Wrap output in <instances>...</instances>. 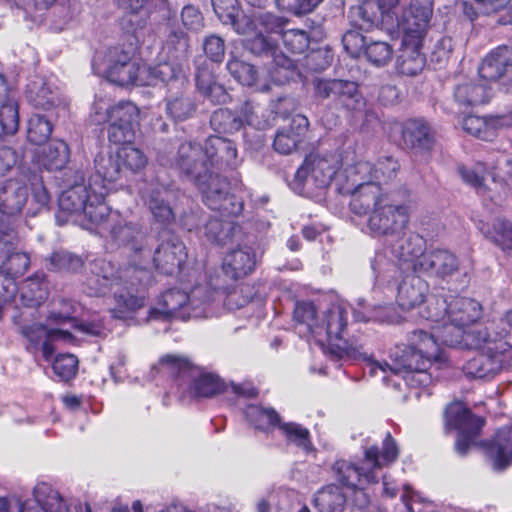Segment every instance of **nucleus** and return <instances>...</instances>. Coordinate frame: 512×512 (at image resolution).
<instances>
[{
  "label": "nucleus",
  "instance_id": "obj_38",
  "mask_svg": "<svg viewBox=\"0 0 512 512\" xmlns=\"http://www.w3.org/2000/svg\"><path fill=\"white\" fill-rule=\"evenodd\" d=\"M349 17L359 29L369 31L383 23L385 15L376 0H365L361 5L350 9Z\"/></svg>",
  "mask_w": 512,
  "mask_h": 512
},
{
  "label": "nucleus",
  "instance_id": "obj_50",
  "mask_svg": "<svg viewBox=\"0 0 512 512\" xmlns=\"http://www.w3.org/2000/svg\"><path fill=\"white\" fill-rule=\"evenodd\" d=\"M196 111V104L189 94L180 93L166 98V112L176 121L190 118Z\"/></svg>",
  "mask_w": 512,
  "mask_h": 512
},
{
  "label": "nucleus",
  "instance_id": "obj_40",
  "mask_svg": "<svg viewBox=\"0 0 512 512\" xmlns=\"http://www.w3.org/2000/svg\"><path fill=\"white\" fill-rule=\"evenodd\" d=\"M70 158L68 145L59 139L52 140L37 153V162L47 170H60L65 167Z\"/></svg>",
  "mask_w": 512,
  "mask_h": 512
},
{
  "label": "nucleus",
  "instance_id": "obj_60",
  "mask_svg": "<svg viewBox=\"0 0 512 512\" xmlns=\"http://www.w3.org/2000/svg\"><path fill=\"white\" fill-rule=\"evenodd\" d=\"M23 334L34 343H41L45 338L63 339L64 342L72 340V334L63 329H47L43 325H30L23 328Z\"/></svg>",
  "mask_w": 512,
  "mask_h": 512
},
{
  "label": "nucleus",
  "instance_id": "obj_31",
  "mask_svg": "<svg viewBox=\"0 0 512 512\" xmlns=\"http://www.w3.org/2000/svg\"><path fill=\"white\" fill-rule=\"evenodd\" d=\"M403 145L416 152H427L434 144L431 129L423 119H408L399 125Z\"/></svg>",
  "mask_w": 512,
  "mask_h": 512
},
{
  "label": "nucleus",
  "instance_id": "obj_9",
  "mask_svg": "<svg viewBox=\"0 0 512 512\" xmlns=\"http://www.w3.org/2000/svg\"><path fill=\"white\" fill-rule=\"evenodd\" d=\"M266 33L262 28L244 40V47L252 54L270 59L268 71L276 84H284L292 77L294 61L278 51V38Z\"/></svg>",
  "mask_w": 512,
  "mask_h": 512
},
{
  "label": "nucleus",
  "instance_id": "obj_39",
  "mask_svg": "<svg viewBox=\"0 0 512 512\" xmlns=\"http://www.w3.org/2000/svg\"><path fill=\"white\" fill-rule=\"evenodd\" d=\"M172 191L167 188H155L146 198V204L154 219L162 224H169L175 219V213L171 207Z\"/></svg>",
  "mask_w": 512,
  "mask_h": 512
},
{
  "label": "nucleus",
  "instance_id": "obj_12",
  "mask_svg": "<svg viewBox=\"0 0 512 512\" xmlns=\"http://www.w3.org/2000/svg\"><path fill=\"white\" fill-rule=\"evenodd\" d=\"M201 192L204 203L212 210L219 211L223 217L238 215L242 204L229 194V183L219 172L210 170L204 177L192 182Z\"/></svg>",
  "mask_w": 512,
  "mask_h": 512
},
{
  "label": "nucleus",
  "instance_id": "obj_24",
  "mask_svg": "<svg viewBox=\"0 0 512 512\" xmlns=\"http://www.w3.org/2000/svg\"><path fill=\"white\" fill-rule=\"evenodd\" d=\"M164 2L165 0H118L119 8L123 11L120 20L122 29L130 33L143 30L149 22L152 8Z\"/></svg>",
  "mask_w": 512,
  "mask_h": 512
},
{
  "label": "nucleus",
  "instance_id": "obj_19",
  "mask_svg": "<svg viewBox=\"0 0 512 512\" xmlns=\"http://www.w3.org/2000/svg\"><path fill=\"white\" fill-rule=\"evenodd\" d=\"M172 166L191 182L204 177L209 169L204 146L195 141L182 142L177 148Z\"/></svg>",
  "mask_w": 512,
  "mask_h": 512
},
{
  "label": "nucleus",
  "instance_id": "obj_36",
  "mask_svg": "<svg viewBox=\"0 0 512 512\" xmlns=\"http://www.w3.org/2000/svg\"><path fill=\"white\" fill-rule=\"evenodd\" d=\"M489 87L476 80H459L453 88V99L460 108H470L489 101Z\"/></svg>",
  "mask_w": 512,
  "mask_h": 512
},
{
  "label": "nucleus",
  "instance_id": "obj_3",
  "mask_svg": "<svg viewBox=\"0 0 512 512\" xmlns=\"http://www.w3.org/2000/svg\"><path fill=\"white\" fill-rule=\"evenodd\" d=\"M361 196L350 201V209L357 215L370 213L367 227L372 236L392 239L404 234L410 219L408 205L398 201L394 193L383 194L376 188Z\"/></svg>",
  "mask_w": 512,
  "mask_h": 512
},
{
  "label": "nucleus",
  "instance_id": "obj_54",
  "mask_svg": "<svg viewBox=\"0 0 512 512\" xmlns=\"http://www.w3.org/2000/svg\"><path fill=\"white\" fill-rule=\"evenodd\" d=\"M210 126L215 132L232 134L242 128V122L236 112L227 108H220L212 113Z\"/></svg>",
  "mask_w": 512,
  "mask_h": 512
},
{
  "label": "nucleus",
  "instance_id": "obj_37",
  "mask_svg": "<svg viewBox=\"0 0 512 512\" xmlns=\"http://www.w3.org/2000/svg\"><path fill=\"white\" fill-rule=\"evenodd\" d=\"M504 353L483 352L463 365L464 374L473 379H492L503 368Z\"/></svg>",
  "mask_w": 512,
  "mask_h": 512
},
{
  "label": "nucleus",
  "instance_id": "obj_28",
  "mask_svg": "<svg viewBox=\"0 0 512 512\" xmlns=\"http://www.w3.org/2000/svg\"><path fill=\"white\" fill-rule=\"evenodd\" d=\"M434 0H411L399 27L403 33L424 36L433 15Z\"/></svg>",
  "mask_w": 512,
  "mask_h": 512
},
{
  "label": "nucleus",
  "instance_id": "obj_14",
  "mask_svg": "<svg viewBox=\"0 0 512 512\" xmlns=\"http://www.w3.org/2000/svg\"><path fill=\"white\" fill-rule=\"evenodd\" d=\"M106 232L118 244L128 247L133 266L142 269L149 266V239L139 224L127 222L117 215Z\"/></svg>",
  "mask_w": 512,
  "mask_h": 512
},
{
  "label": "nucleus",
  "instance_id": "obj_35",
  "mask_svg": "<svg viewBox=\"0 0 512 512\" xmlns=\"http://www.w3.org/2000/svg\"><path fill=\"white\" fill-rule=\"evenodd\" d=\"M26 96L35 108L43 110H50L61 103L59 89L43 77H35L28 83Z\"/></svg>",
  "mask_w": 512,
  "mask_h": 512
},
{
  "label": "nucleus",
  "instance_id": "obj_58",
  "mask_svg": "<svg viewBox=\"0 0 512 512\" xmlns=\"http://www.w3.org/2000/svg\"><path fill=\"white\" fill-rule=\"evenodd\" d=\"M116 154L122 170L137 172L142 169L147 162L144 153L131 144L123 145Z\"/></svg>",
  "mask_w": 512,
  "mask_h": 512
},
{
  "label": "nucleus",
  "instance_id": "obj_7",
  "mask_svg": "<svg viewBox=\"0 0 512 512\" xmlns=\"http://www.w3.org/2000/svg\"><path fill=\"white\" fill-rule=\"evenodd\" d=\"M220 296L219 291L208 286H197L189 294L179 289H170L161 297V308L151 310L150 315L153 318L163 315L182 320L208 317L211 314L209 306Z\"/></svg>",
  "mask_w": 512,
  "mask_h": 512
},
{
  "label": "nucleus",
  "instance_id": "obj_47",
  "mask_svg": "<svg viewBox=\"0 0 512 512\" xmlns=\"http://www.w3.org/2000/svg\"><path fill=\"white\" fill-rule=\"evenodd\" d=\"M314 502L319 512H343L346 496L337 485L331 484L317 492Z\"/></svg>",
  "mask_w": 512,
  "mask_h": 512
},
{
  "label": "nucleus",
  "instance_id": "obj_2",
  "mask_svg": "<svg viewBox=\"0 0 512 512\" xmlns=\"http://www.w3.org/2000/svg\"><path fill=\"white\" fill-rule=\"evenodd\" d=\"M398 456V445L388 432L383 439L381 449L376 445L365 448L362 466L346 459H338L333 463L331 471L341 485L353 491L356 505L364 508L369 504L365 489L368 485L378 482L377 470L391 465Z\"/></svg>",
  "mask_w": 512,
  "mask_h": 512
},
{
  "label": "nucleus",
  "instance_id": "obj_13",
  "mask_svg": "<svg viewBox=\"0 0 512 512\" xmlns=\"http://www.w3.org/2000/svg\"><path fill=\"white\" fill-rule=\"evenodd\" d=\"M186 257V247L179 237L169 230H163L159 233L158 245L153 255L149 256V266L145 269L136 267L138 276L143 280L151 267L162 274L171 275L181 268Z\"/></svg>",
  "mask_w": 512,
  "mask_h": 512
},
{
  "label": "nucleus",
  "instance_id": "obj_49",
  "mask_svg": "<svg viewBox=\"0 0 512 512\" xmlns=\"http://www.w3.org/2000/svg\"><path fill=\"white\" fill-rule=\"evenodd\" d=\"M46 261L48 270L53 272L76 273L84 265L82 257L66 250L53 252Z\"/></svg>",
  "mask_w": 512,
  "mask_h": 512
},
{
  "label": "nucleus",
  "instance_id": "obj_29",
  "mask_svg": "<svg viewBox=\"0 0 512 512\" xmlns=\"http://www.w3.org/2000/svg\"><path fill=\"white\" fill-rule=\"evenodd\" d=\"M424 36L403 33L402 50L397 60V68L403 75L414 76L425 66V57L421 53Z\"/></svg>",
  "mask_w": 512,
  "mask_h": 512
},
{
  "label": "nucleus",
  "instance_id": "obj_5",
  "mask_svg": "<svg viewBox=\"0 0 512 512\" xmlns=\"http://www.w3.org/2000/svg\"><path fill=\"white\" fill-rule=\"evenodd\" d=\"M347 327V310L341 305H332L324 314L323 319L320 321L319 327L315 330V339L323 344L327 342L331 347L336 349L339 356L346 354L347 356L360 358L366 362V367L369 369L371 376H376L378 373L383 374V380L387 379V374L391 373L397 375L389 366L392 365V360L389 362H379L374 360L366 352L362 351V346L352 347L345 340L344 334Z\"/></svg>",
  "mask_w": 512,
  "mask_h": 512
},
{
  "label": "nucleus",
  "instance_id": "obj_34",
  "mask_svg": "<svg viewBox=\"0 0 512 512\" xmlns=\"http://www.w3.org/2000/svg\"><path fill=\"white\" fill-rule=\"evenodd\" d=\"M429 285L420 276L406 275L397 288L396 300L404 310L413 309L422 304L428 295Z\"/></svg>",
  "mask_w": 512,
  "mask_h": 512
},
{
  "label": "nucleus",
  "instance_id": "obj_52",
  "mask_svg": "<svg viewBox=\"0 0 512 512\" xmlns=\"http://www.w3.org/2000/svg\"><path fill=\"white\" fill-rule=\"evenodd\" d=\"M244 414L255 428L261 430L278 426L280 422V416L273 408H264L259 405L251 404L245 408Z\"/></svg>",
  "mask_w": 512,
  "mask_h": 512
},
{
  "label": "nucleus",
  "instance_id": "obj_4",
  "mask_svg": "<svg viewBox=\"0 0 512 512\" xmlns=\"http://www.w3.org/2000/svg\"><path fill=\"white\" fill-rule=\"evenodd\" d=\"M90 275L86 278L87 293L91 296H102L109 289H113L116 302L115 317L122 316L117 313L135 311L143 305L142 298L134 294L142 283V277L138 276L137 268L129 264L115 275L114 266L106 260H95L89 266Z\"/></svg>",
  "mask_w": 512,
  "mask_h": 512
},
{
  "label": "nucleus",
  "instance_id": "obj_56",
  "mask_svg": "<svg viewBox=\"0 0 512 512\" xmlns=\"http://www.w3.org/2000/svg\"><path fill=\"white\" fill-rule=\"evenodd\" d=\"M53 124L44 116L35 114L28 121L27 138L35 145L44 144L51 136Z\"/></svg>",
  "mask_w": 512,
  "mask_h": 512
},
{
  "label": "nucleus",
  "instance_id": "obj_44",
  "mask_svg": "<svg viewBox=\"0 0 512 512\" xmlns=\"http://www.w3.org/2000/svg\"><path fill=\"white\" fill-rule=\"evenodd\" d=\"M48 296L47 284L43 275H34L26 279L20 287V301L24 306L37 307Z\"/></svg>",
  "mask_w": 512,
  "mask_h": 512
},
{
  "label": "nucleus",
  "instance_id": "obj_51",
  "mask_svg": "<svg viewBox=\"0 0 512 512\" xmlns=\"http://www.w3.org/2000/svg\"><path fill=\"white\" fill-rule=\"evenodd\" d=\"M485 236L507 254H512V223L505 219H495L487 230L481 228Z\"/></svg>",
  "mask_w": 512,
  "mask_h": 512
},
{
  "label": "nucleus",
  "instance_id": "obj_62",
  "mask_svg": "<svg viewBox=\"0 0 512 512\" xmlns=\"http://www.w3.org/2000/svg\"><path fill=\"white\" fill-rule=\"evenodd\" d=\"M364 54L370 63L380 67L390 62L393 56V49L387 42L371 40L367 42Z\"/></svg>",
  "mask_w": 512,
  "mask_h": 512
},
{
  "label": "nucleus",
  "instance_id": "obj_46",
  "mask_svg": "<svg viewBox=\"0 0 512 512\" xmlns=\"http://www.w3.org/2000/svg\"><path fill=\"white\" fill-rule=\"evenodd\" d=\"M156 369L158 373L173 378L190 377L195 371V367L188 358L173 354L163 356Z\"/></svg>",
  "mask_w": 512,
  "mask_h": 512
},
{
  "label": "nucleus",
  "instance_id": "obj_11",
  "mask_svg": "<svg viewBox=\"0 0 512 512\" xmlns=\"http://www.w3.org/2000/svg\"><path fill=\"white\" fill-rule=\"evenodd\" d=\"M315 97L329 99L337 109L347 112H362L366 100L358 89V84L342 79L316 78L312 82Z\"/></svg>",
  "mask_w": 512,
  "mask_h": 512
},
{
  "label": "nucleus",
  "instance_id": "obj_18",
  "mask_svg": "<svg viewBox=\"0 0 512 512\" xmlns=\"http://www.w3.org/2000/svg\"><path fill=\"white\" fill-rule=\"evenodd\" d=\"M479 75L488 81H497L508 93H512V46L501 45L482 60Z\"/></svg>",
  "mask_w": 512,
  "mask_h": 512
},
{
  "label": "nucleus",
  "instance_id": "obj_59",
  "mask_svg": "<svg viewBox=\"0 0 512 512\" xmlns=\"http://www.w3.org/2000/svg\"><path fill=\"white\" fill-rule=\"evenodd\" d=\"M0 127L7 135H13L18 131L19 108L14 97L0 104Z\"/></svg>",
  "mask_w": 512,
  "mask_h": 512
},
{
  "label": "nucleus",
  "instance_id": "obj_63",
  "mask_svg": "<svg viewBox=\"0 0 512 512\" xmlns=\"http://www.w3.org/2000/svg\"><path fill=\"white\" fill-rule=\"evenodd\" d=\"M227 69L240 84L244 86L256 84L258 73L253 65L239 59H230L227 63Z\"/></svg>",
  "mask_w": 512,
  "mask_h": 512
},
{
  "label": "nucleus",
  "instance_id": "obj_30",
  "mask_svg": "<svg viewBox=\"0 0 512 512\" xmlns=\"http://www.w3.org/2000/svg\"><path fill=\"white\" fill-rule=\"evenodd\" d=\"M256 266V254L247 245L238 246L229 250L222 262L224 274L232 279L238 280L252 273Z\"/></svg>",
  "mask_w": 512,
  "mask_h": 512
},
{
  "label": "nucleus",
  "instance_id": "obj_17",
  "mask_svg": "<svg viewBox=\"0 0 512 512\" xmlns=\"http://www.w3.org/2000/svg\"><path fill=\"white\" fill-rule=\"evenodd\" d=\"M106 78L119 86L136 84L139 79L141 64L133 59L130 52L120 48H110L105 55Z\"/></svg>",
  "mask_w": 512,
  "mask_h": 512
},
{
  "label": "nucleus",
  "instance_id": "obj_23",
  "mask_svg": "<svg viewBox=\"0 0 512 512\" xmlns=\"http://www.w3.org/2000/svg\"><path fill=\"white\" fill-rule=\"evenodd\" d=\"M225 25H231L238 33L246 36H251L259 29L265 30L266 33H279L282 32L287 21L272 13H258L253 16L243 14L241 10L234 15L231 22H225Z\"/></svg>",
  "mask_w": 512,
  "mask_h": 512
},
{
  "label": "nucleus",
  "instance_id": "obj_25",
  "mask_svg": "<svg viewBox=\"0 0 512 512\" xmlns=\"http://www.w3.org/2000/svg\"><path fill=\"white\" fill-rule=\"evenodd\" d=\"M93 122L96 124L115 123L138 128L140 110L130 101H120L111 106L97 102L94 105Z\"/></svg>",
  "mask_w": 512,
  "mask_h": 512
},
{
  "label": "nucleus",
  "instance_id": "obj_53",
  "mask_svg": "<svg viewBox=\"0 0 512 512\" xmlns=\"http://www.w3.org/2000/svg\"><path fill=\"white\" fill-rule=\"evenodd\" d=\"M237 231H239L238 226L234 225L231 221L216 218L210 219L205 226L207 239L219 245L229 243Z\"/></svg>",
  "mask_w": 512,
  "mask_h": 512
},
{
  "label": "nucleus",
  "instance_id": "obj_21",
  "mask_svg": "<svg viewBox=\"0 0 512 512\" xmlns=\"http://www.w3.org/2000/svg\"><path fill=\"white\" fill-rule=\"evenodd\" d=\"M205 160L210 170L219 172L236 168L240 160L236 144L224 137L210 136L205 141Z\"/></svg>",
  "mask_w": 512,
  "mask_h": 512
},
{
  "label": "nucleus",
  "instance_id": "obj_8",
  "mask_svg": "<svg viewBox=\"0 0 512 512\" xmlns=\"http://www.w3.org/2000/svg\"><path fill=\"white\" fill-rule=\"evenodd\" d=\"M471 325L464 330H456V334H444L443 344L468 350H480L487 353H506L512 348V333L504 328Z\"/></svg>",
  "mask_w": 512,
  "mask_h": 512
},
{
  "label": "nucleus",
  "instance_id": "obj_61",
  "mask_svg": "<svg viewBox=\"0 0 512 512\" xmlns=\"http://www.w3.org/2000/svg\"><path fill=\"white\" fill-rule=\"evenodd\" d=\"M462 127L467 133L479 139L485 141L494 139V130L491 128L489 117L469 115L463 119Z\"/></svg>",
  "mask_w": 512,
  "mask_h": 512
},
{
  "label": "nucleus",
  "instance_id": "obj_64",
  "mask_svg": "<svg viewBox=\"0 0 512 512\" xmlns=\"http://www.w3.org/2000/svg\"><path fill=\"white\" fill-rule=\"evenodd\" d=\"M52 368L61 381H68L77 374L78 359L73 354H59L55 357Z\"/></svg>",
  "mask_w": 512,
  "mask_h": 512
},
{
  "label": "nucleus",
  "instance_id": "obj_26",
  "mask_svg": "<svg viewBox=\"0 0 512 512\" xmlns=\"http://www.w3.org/2000/svg\"><path fill=\"white\" fill-rule=\"evenodd\" d=\"M346 177L350 182L351 188L348 192L351 193V201H354L359 196L372 189L376 188L378 191L381 189V177L375 174V165L368 161H357L346 169Z\"/></svg>",
  "mask_w": 512,
  "mask_h": 512
},
{
  "label": "nucleus",
  "instance_id": "obj_42",
  "mask_svg": "<svg viewBox=\"0 0 512 512\" xmlns=\"http://www.w3.org/2000/svg\"><path fill=\"white\" fill-rule=\"evenodd\" d=\"M189 378H192L190 392L195 397H214L223 393L226 388L224 382L217 375L198 372L196 367L194 374Z\"/></svg>",
  "mask_w": 512,
  "mask_h": 512
},
{
  "label": "nucleus",
  "instance_id": "obj_15",
  "mask_svg": "<svg viewBox=\"0 0 512 512\" xmlns=\"http://www.w3.org/2000/svg\"><path fill=\"white\" fill-rule=\"evenodd\" d=\"M444 416L446 429L458 431L455 443L457 453L461 456L466 455L474 439L484 426V419L473 415L461 402L451 403L446 408Z\"/></svg>",
  "mask_w": 512,
  "mask_h": 512
},
{
  "label": "nucleus",
  "instance_id": "obj_43",
  "mask_svg": "<svg viewBox=\"0 0 512 512\" xmlns=\"http://www.w3.org/2000/svg\"><path fill=\"white\" fill-rule=\"evenodd\" d=\"M396 243L391 245V253L399 260L412 262L414 266L417 258L424 254L423 239L418 235H407L406 231L399 238H392Z\"/></svg>",
  "mask_w": 512,
  "mask_h": 512
},
{
  "label": "nucleus",
  "instance_id": "obj_55",
  "mask_svg": "<svg viewBox=\"0 0 512 512\" xmlns=\"http://www.w3.org/2000/svg\"><path fill=\"white\" fill-rule=\"evenodd\" d=\"M458 172L465 183L474 187L479 194H486L488 187L486 184L487 178L493 174L487 169L484 163H477L474 167L461 166Z\"/></svg>",
  "mask_w": 512,
  "mask_h": 512
},
{
  "label": "nucleus",
  "instance_id": "obj_57",
  "mask_svg": "<svg viewBox=\"0 0 512 512\" xmlns=\"http://www.w3.org/2000/svg\"><path fill=\"white\" fill-rule=\"evenodd\" d=\"M286 27V25L284 26ZM282 42L286 49L295 54L305 52L309 46V36L306 31L300 29H285L282 32L273 33Z\"/></svg>",
  "mask_w": 512,
  "mask_h": 512
},
{
  "label": "nucleus",
  "instance_id": "obj_10",
  "mask_svg": "<svg viewBox=\"0 0 512 512\" xmlns=\"http://www.w3.org/2000/svg\"><path fill=\"white\" fill-rule=\"evenodd\" d=\"M28 187L18 179L6 180L0 186V212L12 218L6 225L2 219L0 222V246H12L18 241L15 231V217L19 215L28 200Z\"/></svg>",
  "mask_w": 512,
  "mask_h": 512
},
{
  "label": "nucleus",
  "instance_id": "obj_20",
  "mask_svg": "<svg viewBox=\"0 0 512 512\" xmlns=\"http://www.w3.org/2000/svg\"><path fill=\"white\" fill-rule=\"evenodd\" d=\"M92 190L91 200L79 220L88 230H98L100 234L106 232L117 214H112L110 208L104 203L108 188L103 183L95 181V186L90 183Z\"/></svg>",
  "mask_w": 512,
  "mask_h": 512
},
{
  "label": "nucleus",
  "instance_id": "obj_22",
  "mask_svg": "<svg viewBox=\"0 0 512 512\" xmlns=\"http://www.w3.org/2000/svg\"><path fill=\"white\" fill-rule=\"evenodd\" d=\"M459 268L457 257L446 249H434L421 254L414 263L413 270L430 276L446 278Z\"/></svg>",
  "mask_w": 512,
  "mask_h": 512
},
{
  "label": "nucleus",
  "instance_id": "obj_33",
  "mask_svg": "<svg viewBox=\"0 0 512 512\" xmlns=\"http://www.w3.org/2000/svg\"><path fill=\"white\" fill-rule=\"evenodd\" d=\"M91 196L90 183L88 185L76 183L63 191L58 201L60 209L58 219H60L61 214H66L67 216L76 217V221H79L91 200Z\"/></svg>",
  "mask_w": 512,
  "mask_h": 512
},
{
  "label": "nucleus",
  "instance_id": "obj_48",
  "mask_svg": "<svg viewBox=\"0 0 512 512\" xmlns=\"http://www.w3.org/2000/svg\"><path fill=\"white\" fill-rule=\"evenodd\" d=\"M293 318L299 328V333L311 334L315 338V330L319 327L320 321L312 302H298L293 312Z\"/></svg>",
  "mask_w": 512,
  "mask_h": 512
},
{
  "label": "nucleus",
  "instance_id": "obj_1",
  "mask_svg": "<svg viewBox=\"0 0 512 512\" xmlns=\"http://www.w3.org/2000/svg\"><path fill=\"white\" fill-rule=\"evenodd\" d=\"M482 313V305L471 298L456 297L448 302L444 297H431L421 316L438 325L431 333L415 330L407 345H395L389 354L392 360L389 367L402 374L407 386L428 387L439 377L438 371L447 365L439 344V341L443 343V335L456 334V330L476 324Z\"/></svg>",
  "mask_w": 512,
  "mask_h": 512
},
{
  "label": "nucleus",
  "instance_id": "obj_45",
  "mask_svg": "<svg viewBox=\"0 0 512 512\" xmlns=\"http://www.w3.org/2000/svg\"><path fill=\"white\" fill-rule=\"evenodd\" d=\"M95 170L96 173L90 178V183H92V186H95V181H97L98 183H103L106 187V183L116 181L123 171L117 154L115 156H97L95 159Z\"/></svg>",
  "mask_w": 512,
  "mask_h": 512
},
{
  "label": "nucleus",
  "instance_id": "obj_41",
  "mask_svg": "<svg viewBox=\"0 0 512 512\" xmlns=\"http://www.w3.org/2000/svg\"><path fill=\"white\" fill-rule=\"evenodd\" d=\"M196 88L212 104H224L229 98L224 86L219 84L213 73L206 68H199L197 70Z\"/></svg>",
  "mask_w": 512,
  "mask_h": 512
},
{
  "label": "nucleus",
  "instance_id": "obj_27",
  "mask_svg": "<svg viewBox=\"0 0 512 512\" xmlns=\"http://www.w3.org/2000/svg\"><path fill=\"white\" fill-rule=\"evenodd\" d=\"M309 128V120L302 114L292 117L288 126L276 131L273 147L280 154L288 155L297 150Z\"/></svg>",
  "mask_w": 512,
  "mask_h": 512
},
{
  "label": "nucleus",
  "instance_id": "obj_16",
  "mask_svg": "<svg viewBox=\"0 0 512 512\" xmlns=\"http://www.w3.org/2000/svg\"><path fill=\"white\" fill-rule=\"evenodd\" d=\"M33 499L15 503L17 512H91L87 504L78 503L70 508L60 493L47 483H39L33 491Z\"/></svg>",
  "mask_w": 512,
  "mask_h": 512
},
{
  "label": "nucleus",
  "instance_id": "obj_6",
  "mask_svg": "<svg viewBox=\"0 0 512 512\" xmlns=\"http://www.w3.org/2000/svg\"><path fill=\"white\" fill-rule=\"evenodd\" d=\"M339 169L340 160L337 155L312 153L297 169L290 183L291 188L299 195L321 202Z\"/></svg>",
  "mask_w": 512,
  "mask_h": 512
},
{
  "label": "nucleus",
  "instance_id": "obj_32",
  "mask_svg": "<svg viewBox=\"0 0 512 512\" xmlns=\"http://www.w3.org/2000/svg\"><path fill=\"white\" fill-rule=\"evenodd\" d=\"M486 455L496 471H503L512 464V426H505L486 444Z\"/></svg>",
  "mask_w": 512,
  "mask_h": 512
}]
</instances>
